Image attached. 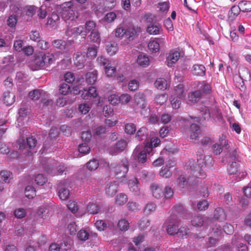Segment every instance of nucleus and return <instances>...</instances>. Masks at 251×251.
Segmentation results:
<instances>
[{
	"instance_id": "42",
	"label": "nucleus",
	"mask_w": 251,
	"mask_h": 251,
	"mask_svg": "<svg viewBox=\"0 0 251 251\" xmlns=\"http://www.w3.org/2000/svg\"><path fill=\"white\" fill-rule=\"evenodd\" d=\"M239 165L236 162H232L227 167V172L229 175H233L236 174L238 171Z\"/></svg>"
},
{
	"instance_id": "28",
	"label": "nucleus",
	"mask_w": 251,
	"mask_h": 251,
	"mask_svg": "<svg viewBox=\"0 0 251 251\" xmlns=\"http://www.w3.org/2000/svg\"><path fill=\"white\" fill-rule=\"evenodd\" d=\"M154 85L158 89L161 90H165L167 88V81L162 78L157 79L154 83Z\"/></svg>"
},
{
	"instance_id": "41",
	"label": "nucleus",
	"mask_w": 251,
	"mask_h": 251,
	"mask_svg": "<svg viewBox=\"0 0 251 251\" xmlns=\"http://www.w3.org/2000/svg\"><path fill=\"white\" fill-rule=\"evenodd\" d=\"M90 39L93 42L99 44L101 41L99 32L96 30L92 31L90 35Z\"/></svg>"
},
{
	"instance_id": "56",
	"label": "nucleus",
	"mask_w": 251,
	"mask_h": 251,
	"mask_svg": "<svg viewBox=\"0 0 251 251\" xmlns=\"http://www.w3.org/2000/svg\"><path fill=\"white\" fill-rule=\"evenodd\" d=\"M78 238L82 241H86L87 240L89 236V233L85 230L81 229L77 233Z\"/></svg>"
},
{
	"instance_id": "18",
	"label": "nucleus",
	"mask_w": 251,
	"mask_h": 251,
	"mask_svg": "<svg viewBox=\"0 0 251 251\" xmlns=\"http://www.w3.org/2000/svg\"><path fill=\"white\" fill-rule=\"evenodd\" d=\"M220 144H215L213 146V152L215 154H219L222 151V146H225L226 148V146L228 145L227 141L225 139L220 138L219 140Z\"/></svg>"
},
{
	"instance_id": "53",
	"label": "nucleus",
	"mask_w": 251,
	"mask_h": 251,
	"mask_svg": "<svg viewBox=\"0 0 251 251\" xmlns=\"http://www.w3.org/2000/svg\"><path fill=\"white\" fill-rule=\"evenodd\" d=\"M99 166V162L96 159L90 160L87 163V167L90 171L96 170Z\"/></svg>"
},
{
	"instance_id": "13",
	"label": "nucleus",
	"mask_w": 251,
	"mask_h": 251,
	"mask_svg": "<svg viewBox=\"0 0 251 251\" xmlns=\"http://www.w3.org/2000/svg\"><path fill=\"white\" fill-rule=\"evenodd\" d=\"M202 92L200 90L190 92L188 94L189 102L194 104L199 101L202 97Z\"/></svg>"
},
{
	"instance_id": "14",
	"label": "nucleus",
	"mask_w": 251,
	"mask_h": 251,
	"mask_svg": "<svg viewBox=\"0 0 251 251\" xmlns=\"http://www.w3.org/2000/svg\"><path fill=\"white\" fill-rule=\"evenodd\" d=\"M205 67L201 64H194L192 69L193 75L198 76H203L205 75Z\"/></svg>"
},
{
	"instance_id": "43",
	"label": "nucleus",
	"mask_w": 251,
	"mask_h": 251,
	"mask_svg": "<svg viewBox=\"0 0 251 251\" xmlns=\"http://www.w3.org/2000/svg\"><path fill=\"white\" fill-rule=\"evenodd\" d=\"M136 130V126L134 124L128 123L125 125V132L130 135L133 134Z\"/></svg>"
},
{
	"instance_id": "4",
	"label": "nucleus",
	"mask_w": 251,
	"mask_h": 251,
	"mask_svg": "<svg viewBox=\"0 0 251 251\" xmlns=\"http://www.w3.org/2000/svg\"><path fill=\"white\" fill-rule=\"evenodd\" d=\"M62 16L65 21H73L77 18L73 9V5L71 1L64 3L62 5Z\"/></svg>"
},
{
	"instance_id": "29",
	"label": "nucleus",
	"mask_w": 251,
	"mask_h": 251,
	"mask_svg": "<svg viewBox=\"0 0 251 251\" xmlns=\"http://www.w3.org/2000/svg\"><path fill=\"white\" fill-rule=\"evenodd\" d=\"M60 19L59 15L56 13H52L48 18L47 24L52 26H54Z\"/></svg>"
},
{
	"instance_id": "49",
	"label": "nucleus",
	"mask_w": 251,
	"mask_h": 251,
	"mask_svg": "<svg viewBox=\"0 0 251 251\" xmlns=\"http://www.w3.org/2000/svg\"><path fill=\"white\" fill-rule=\"evenodd\" d=\"M52 45L54 48L62 50L64 49L66 46V43L62 40H55L52 42Z\"/></svg>"
},
{
	"instance_id": "7",
	"label": "nucleus",
	"mask_w": 251,
	"mask_h": 251,
	"mask_svg": "<svg viewBox=\"0 0 251 251\" xmlns=\"http://www.w3.org/2000/svg\"><path fill=\"white\" fill-rule=\"evenodd\" d=\"M68 186V184L66 181L61 182L58 186V196L62 201L67 200L70 196Z\"/></svg>"
},
{
	"instance_id": "48",
	"label": "nucleus",
	"mask_w": 251,
	"mask_h": 251,
	"mask_svg": "<svg viewBox=\"0 0 251 251\" xmlns=\"http://www.w3.org/2000/svg\"><path fill=\"white\" fill-rule=\"evenodd\" d=\"M105 74L108 77H112L115 75L116 69L115 67H112L109 65L108 67H105L104 68Z\"/></svg>"
},
{
	"instance_id": "26",
	"label": "nucleus",
	"mask_w": 251,
	"mask_h": 251,
	"mask_svg": "<svg viewBox=\"0 0 251 251\" xmlns=\"http://www.w3.org/2000/svg\"><path fill=\"white\" fill-rule=\"evenodd\" d=\"M200 127L196 124H192L190 126V138L196 140L198 137Z\"/></svg>"
},
{
	"instance_id": "35",
	"label": "nucleus",
	"mask_w": 251,
	"mask_h": 251,
	"mask_svg": "<svg viewBox=\"0 0 251 251\" xmlns=\"http://www.w3.org/2000/svg\"><path fill=\"white\" fill-rule=\"evenodd\" d=\"M180 97L179 96H176L174 95V96H172L171 97V103L172 107L174 109H178L180 105L181 101H180Z\"/></svg>"
},
{
	"instance_id": "3",
	"label": "nucleus",
	"mask_w": 251,
	"mask_h": 251,
	"mask_svg": "<svg viewBox=\"0 0 251 251\" xmlns=\"http://www.w3.org/2000/svg\"><path fill=\"white\" fill-rule=\"evenodd\" d=\"M179 223V220L176 216L173 215L170 217L164 224L167 233L171 235L177 234Z\"/></svg>"
},
{
	"instance_id": "37",
	"label": "nucleus",
	"mask_w": 251,
	"mask_h": 251,
	"mask_svg": "<svg viewBox=\"0 0 251 251\" xmlns=\"http://www.w3.org/2000/svg\"><path fill=\"white\" fill-rule=\"evenodd\" d=\"M1 179L6 183H9L12 179V173L8 171H1L0 174Z\"/></svg>"
},
{
	"instance_id": "2",
	"label": "nucleus",
	"mask_w": 251,
	"mask_h": 251,
	"mask_svg": "<svg viewBox=\"0 0 251 251\" xmlns=\"http://www.w3.org/2000/svg\"><path fill=\"white\" fill-rule=\"evenodd\" d=\"M128 162L126 159L122 160V164L119 165L115 163H111L110 167L114 169L115 175L117 178H122L125 176L128 170Z\"/></svg>"
},
{
	"instance_id": "51",
	"label": "nucleus",
	"mask_w": 251,
	"mask_h": 251,
	"mask_svg": "<svg viewBox=\"0 0 251 251\" xmlns=\"http://www.w3.org/2000/svg\"><path fill=\"white\" fill-rule=\"evenodd\" d=\"M90 148L88 146L87 143H84L79 145L78 147V151L80 153L84 154L89 153Z\"/></svg>"
},
{
	"instance_id": "20",
	"label": "nucleus",
	"mask_w": 251,
	"mask_h": 251,
	"mask_svg": "<svg viewBox=\"0 0 251 251\" xmlns=\"http://www.w3.org/2000/svg\"><path fill=\"white\" fill-rule=\"evenodd\" d=\"M140 31V28L134 25L129 26L126 28V36L128 38H133L138 32Z\"/></svg>"
},
{
	"instance_id": "12",
	"label": "nucleus",
	"mask_w": 251,
	"mask_h": 251,
	"mask_svg": "<svg viewBox=\"0 0 251 251\" xmlns=\"http://www.w3.org/2000/svg\"><path fill=\"white\" fill-rule=\"evenodd\" d=\"M180 53L177 51L170 52L167 57L166 63L169 67H172L178 60Z\"/></svg>"
},
{
	"instance_id": "23",
	"label": "nucleus",
	"mask_w": 251,
	"mask_h": 251,
	"mask_svg": "<svg viewBox=\"0 0 251 251\" xmlns=\"http://www.w3.org/2000/svg\"><path fill=\"white\" fill-rule=\"evenodd\" d=\"M106 49L107 53L110 55H113L118 50V47L117 44L115 42L108 43L106 46Z\"/></svg>"
},
{
	"instance_id": "5",
	"label": "nucleus",
	"mask_w": 251,
	"mask_h": 251,
	"mask_svg": "<svg viewBox=\"0 0 251 251\" xmlns=\"http://www.w3.org/2000/svg\"><path fill=\"white\" fill-rule=\"evenodd\" d=\"M250 4V1L242 0L239 3L238 5L232 6L230 9L229 17L234 19L242 11L243 12H251V7H245V5Z\"/></svg>"
},
{
	"instance_id": "55",
	"label": "nucleus",
	"mask_w": 251,
	"mask_h": 251,
	"mask_svg": "<svg viewBox=\"0 0 251 251\" xmlns=\"http://www.w3.org/2000/svg\"><path fill=\"white\" fill-rule=\"evenodd\" d=\"M156 205L154 203L150 202L147 203L144 208V213L145 214H150L151 212L155 210Z\"/></svg>"
},
{
	"instance_id": "61",
	"label": "nucleus",
	"mask_w": 251,
	"mask_h": 251,
	"mask_svg": "<svg viewBox=\"0 0 251 251\" xmlns=\"http://www.w3.org/2000/svg\"><path fill=\"white\" fill-rule=\"evenodd\" d=\"M30 39L34 41L38 42L40 40V35L38 31L32 30L29 34Z\"/></svg>"
},
{
	"instance_id": "17",
	"label": "nucleus",
	"mask_w": 251,
	"mask_h": 251,
	"mask_svg": "<svg viewBox=\"0 0 251 251\" xmlns=\"http://www.w3.org/2000/svg\"><path fill=\"white\" fill-rule=\"evenodd\" d=\"M213 217L216 220L223 222L226 220V214L223 208L218 207L214 211Z\"/></svg>"
},
{
	"instance_id": "21",
	"label": "nucleus",
	"mask_w": 251,
	"mask_h": 251,
	"mask_svg": "<svg viewBox=\"0 0 251 251\" xmlns=\"http://www.w3.org/2000/svg\"><path fill=\"white\" fill-rule=\"evenodd\" d=\"M45 92L43 90L34 89L29 92V97L33 100H37L42 95H45Z\"/></svg>"
},
{
	"instance_id": "33",
	"label": "nucleus",
	"mask_w": 251,
	"mask_h": 251,
	"mask_svg": "<svg viewBox=\"0 0 251 251\" xmlns=\"http://www.w3.org/2000/svg\"><path fill=\"white\" fill-rule=\"evenodd\" d=\"M137 62L140 66L146 67L149 64V59L146 55L141 54L138 56Z\"/></svg>"
},
{
	"instance_id": "57",
	"label": "nucleus",
	"mask_w": 251,
	"mask_h": 251,
	"mask_svg": "<svg viewBox=\"0 0 251 251\" xmlns=\"http://www.w3.org/2000/svg\"><path fill=\"white\" fill-rule=\"evenodd\" d=\"M85 31L90 32L95 30L96 24L92 21H87L85 23Z\"/></svg>"
},
{
	"instance_id": "9",
	"label": "nucleus",
	"mask_w": 251,
	"mask_h": 251,
	"mask_svg": "<svg viewBox=\"0 0 251 251\" xmlns=\"http://www.w3.org/2000/svg\"><path fill=\"white\" fill-rule=\"evenodd\" d=\"M75 65L79 69L84 67V64L86 61V57L84 53L77 52L73 55Z\"/></svg>"
},
{
	"instance_id": "36",
	"label": "nucleus",
	"mask_w": 251,
	"mask_h": 251,
	"mask_svg": "<svg viewBox=\"0 0 251 251\" xmlns=\"http://www.w3.org/2000/svg\"><path fill=\"white\" fill-rule=\"evenodd\" d=\"M14 62V57L12 55H8L5 57L3 59V63L5 66H8L9 68H13Z\"/></svg>"
},
{
	"instance_id": "52",
	"label": "nucleus",
	"mask_w": 251,
	"mask_h": 251,
	"mask_svg": "<svg viewBox=\"0 0 251 251\" xmlns=\"http://www.w3.org/2000/svg\"><path fill=\"white\" fill-rule=\"evenodd\" d=\"M201 113L204 120H208L210 117V113L208 108L203 106L201 107Z\"/></svg>"
},
{
	"instance_id": "64",
	"label": "nucleus",
	"mask_w": 251,
	"mask_h": 251,
	"mask_svg": "<svg viewBox=\"0 0 251 251\" xmlns=\"http://www.w3.org/2000/svg\"><path fill=\"white\" fill-rule=\"evenodd\" d=\"M167 100V97L165 94L158 95L155 97L156 102L160 105L164 103Z\"/></svg>"
},
{
	"instance_id": "34",
	"label": "nucleus",
	"mask_w": 251,
	"mask_h": 251,
	"mask_svg": "<svg viewBox=\"0 0 251 251\" xmlns=\"http://www.w3.org/2000/svg\"><path fill=\"white\" fill-rule=\"evenodd\" d=\"M25 197L28 199H33L36 196V190L32 186H27L25 188Z\"/></svg>"
},
{
	"instance_id": "60",
	"label": "nucleus",
	"mask_w": 251,
	"mask_h": 251,
	"mask_svg": "<svg viewBox=\"0 0 251 251\" xmlns=\"http://www.w3.org/2000/svg\"><path fill=\"white\" fill-rule=\"evenodd\" d=\"M70 91V86L66 84L63 83L59 87V92L63 95H66Z\"/></svg>"
},
{
	"instance_id": "59",
	"label": "nucleus",
	"mask_w": 251,
	"mask_h": 251,
	"mask_svg": "<svg viewBox=\"0 0 251 251\" xmlns=\"http://www.w3.org/2000/svg\"><path fill=\"white\" fill-rule=\"evenodd\" d=\"M189 230V229L185 226L180 227L177 233L178 236L181 238H187Z\"/></svg>"
},
{
	"instance_id": "16",
	"label": "nucleus",
	"mask_w": 251,
	"mask_h": 251,
	"mask_svg": "<svg viewBox=\"0 0 251 251\" xmlns=\"http://www.w3.org/2000/svg\"><path fill=\"white\" fill-rule=\"evenodd\" d=\"M152 196L157 199H160L163 196V191L162 188L156 184H152L151 186Z\"/></svg>"
},
{
	"instance_id": "1",
	"label": "nucleus",
	"mask_w": 251,
	"mask_h": 251,
	"mask_svg": "<svg viewBox=\"0 0 251 251\" xmlns=\"http://www.w3.org/2000/svg\"><path fill=\"white\" fill-rule=\"evenodd\" d=\"M199 169H196L193 171V175L197 178H204L205 174L202 168L203 167H211L213 163L212 157L210 155H199L197 158Z\"/></svg>"
},
{
	"instance_id": "24",
	"label": "nucleus",
	"mask_w": 251,
	"mask_h": 251,
	"mask_svg": "<svg viewBox=\"0 0 251 251\" xmlns=\"http://www.w3.org/2000/svg\"><path fill=\"white\" fill-rule=\"evenodd\" d=\"M147 135V128L145 127H142L137 131L135 138L139 141H142L146 139Z\"/></svg>"
},
{
	"instance_id": "39",
	"label": "nucleus",
	"mask_w": 251,
	"mask_h": 251,
	"mask_svg": "<svg viewBox=\"0 0 251 251\" xmlns=\"http://www.w3.org/2000/svg\"><path fill=\"white\" fill-rule=\"evenodd\" d=\"M18 22V17L16 15H10L7 20V25L10 27H14Z\"/></svg>"
},
{
	"instance_id": "8",
	"label": "nucleus",
	"mask_w": 251,
	"mask_h": 251,
	"mask_svg": "<svg viewBox=\"0 0 251 251\" xmlns=\"http://www.w3.org/2000/svg\"><path fill=\"white\" fill-rule=\"evenodd\" d=\"M66 33L68 36L81 35L85 38L86 36V31L84 30V28L82 25H79L72 28H68L66 31Z\"/></svg>"
},
{
	"instance_id": "62",
	"label": "nucleus",
	"mask_w": 251,
	"mask_h": 251,
	"mask_svg": "<svg viewBox=\"0 0 251 251\" xmlns=\"http://www.w3.org/2000/svg\"><path fill=\"white\" fill-rule=\"evenodd\" d=\"M64 79L66 82L69 83H73L75 80L74 74L72 72H67L64 75Z\"/></svg>"
},
{
	"instance_id": "6",
	"label": "nucleus",
	"mask_w": 251,
	"mask_h": 251,
	"mask_svg": "<svg viewBox=\"0 0 251 251\" xmlns=\"http://www.w3.org/2000/svg\"><path fill=\"white\" fill-rule=\"evenodd\" d=\"M29 66L33 71L45 69L43 53L41 52L35 54L34 60L30 63Z\"/></svg>"
},
{
	"instance_id": "25",
	"label": "nucleus",
	"mask_w": 251,
	"mask_h": 251,
	"mask_svg": "<svg viewBox=\"0 0 251 251\" xmlns=\"http://www.w3.org/2000/svg\"><path fill=\"white\" fill-rule=\"evenodd\" d=\"M204 222V218L200 215L195 216L191 220V224L194 226H201Z\"/></svg>"
},
{
	"instance_id": "10",
	"label": "nucleus",
	"mask_w": 251,
	"mask_h": 251,
	"mask_svg": "<svg viewBox=\"0 0 251 251\" xmlns=\"http://www.w3.org/2000/svg\"><path fill=\"white\" fill-rule=\"evenodd\" d=\"M126 146V142L124 139H121L110 148V152L112 154L121 152L125 150Z\"/></svg>"
},
{
	"instance_id": "19",
	"label": "nucleus",
	"mask_w": 251,
	"mask_h": 251,
	"mask_svg": "<svg viewBox=\"0 0 251 251\" xmlns=\"http://www.w3.org/2000/svg\"><path fill=\"white\" fill-rule=\"evenodd\" d=\"M3 100L6 105H11L15 101V95L9 92H4L3 96Z\"/></svg>"
},
{
	"instance_id": "38",
	"label": "nucleus",
	"mask_w": 251,
	"mask_h": 251,
	"mask_svg": "<svg viewBox=\"0 0 251 251\" xmlns=\"http://www.w3.org/2000/svg\"><path fill=\"white\" fill-rule=\"evenodd\" d=\"M234 82L236 87L238 88L241 91H245L246 86L240 73H239V76L236 78V81L234 80Z\"/></svg>"
},
{
	"instance_id": "50",
	"label": "nucleus",
	"mask_w": 251,
	"mask_h": 251,
	"mask_svg": "<svg viewBox=\"0 0 251 251\" xmlns=\"http://www.w3.org/2000/svg\"><path fill=\"white\" fill-rule=\"evenodd\" d=\"M139 82L136 80L133 79L129 81L128 84V87L130 91H136L139 87Z\"/></svg>"
},
{
	"instance_id": "27",
	"label": "nucleus",
	"mask_w": 251,
	"mask_h": 251,
	"mask_svg": "<svg viewBox=\"0 0 251 251\" xmlns=\"http://www.w3.org/2000/svg\"><path fill=\"white\" fill-rule=\"evenodd\" d=\"M44 62H45V69L49 67L54 61V56L49 52L43 53Z\"/></svg>"
},
{
	"instance_id": "30",
	"label": "nucleus",
	"mask_w": 251,
	"mask_h": 251,
	"mask_svg": "<svg viewBox=\"0 0 251 251\" xmlns=\"http://www.w3.org/2000/svg\"><path fill=\"white\" fill-rule=\"evenodd\" d=\"M99 210V205L93 202L89 203L86 208L87 212L93 215L98 213Z\"/></svg>"
},
{
	"instance_id": "15",
	"label": "nucleus",
	"mask_w": 251,
	"mask_h": 251,
	"mask_svg": "<svg viewBox=\"0 0 251 251\" xmlns=\"http://www.w3.org/2000/svg\"><path fill=\"white\" fill-rule=\"evenodd\" d=\"M118 183L117 181L110 182L106 185L105 188L106 193L110 197H113L117 192Z\"/></svg>"
},
{
	"instance_id": "45",
	"label": "nucleus",
	"mask_w": 251,
	"mask_h": 251,
	"mask_svg": "<svg viewBox=\"0 0 251 251\" xmlns=\"http://www.w3.org/2000/svg\"><path fill=\"white\" fill-rule=\"evenodd\" d=\"M35 181L37 185L42 186L47 181V178L42 174H38L35 177Z\"/></svg>"
},
{
	"instance_id": "22",
	"label": "nucleus",
	"mask_w": 251,
	"mask_h": 251,
	"mask_svg": "<svg viewBox=\"0 0 251 251\" xmlns=\"http://www.w3.org/2000/svg\"><path fill=\"white\" fill-rule=\"evenodd\" d=\"M98 72L94 70L92 72H88L86 75V81L90 84L95 83L97 79Z\"/></svg>"
},
{
	"instance_id": "63",
	"label": "nucleus",
	"mask_w": 251,
	"mask_h": 251,
	"mask_svg": "<svg viewBox=\"0 0 251 251\" xmlns=\"http://www.w3.org/2000/svg\"><path fill=\"white\" fill-rule=\"evenodd\" d=\"M97 55V50L94 47L89 48L87 50V56L88 58H94Z\"/></svg>"
},
{
	"instance_id": "40",
	"label": "nucleus",
	"mask_w": 251,
	"mask_h": 251,
	"mask_svg": "<svg viewBox=\"0 0 251 251\" xmlns=\"http://www.w3.org/2000/svg\"><path fill=\"white\" fill-rule=\"evenodd\" d=\"M148 47L151 51L155 52L159 51L160 49L159 44L155 40H151L148 44Z\"/></svg>"
},
{
	"instance_id": "44",
	"label": "nucleus",
	"mask_w": 251,
	"mask_h": 251,
	"mask_svg": "<svg viewBox=\"0 0 251 251\" xmlns=\"http://www.w3.org/2000/svg\"><path fill=\"white\" fill-rule=\"evenodd\" d=\"M97 61L100 66H103L104 68L110 65V61L103 56H99Z\"/></svg>"
},
{
	"instance_id": "47",
	"label": "nucleus",
	"mask_w": 251,
	"mask_h": 251,
	"mask_svg": "<svg viewBox=\"0 0 251 251\" xmlns=\"http://www.w3.org/2000/svg\"><path fill=\"white\" fill-rule=\"evenodd\" d=\"M118 226L121 230L126 231L129 227V223L126 219H121L119 221Z\"/></svg>"
},
{
	"instance_id": "54",
	"label": "nucleus",
	"mask_w": 251,
	"mask_h": 251,
	"mask_svg": "<svg viewBox=\"0 0 251 251\" xmlns=\"http://www.w3.org/2000/svg\"><path fill=\"white\" fill-rule=\"evenodd\" d=\"M25 210L23 208H19L15 210L14 214L15 216L18 219L24 218L26 215Z\"/></svg>"
},
{
	"instance_id": "31",
	"label": "nucleus",
	"mask_w": 251,
	"mask_h": 251,
	"mask_svg": "<svg viewBox=\"0 0 251 251\" xmlns=\"http://www.w3.org/2000/svg\"><path fill=\"white\" fill-rule=\"evenodd\" d=\"M128 198L126 195L120 193L118 195L115 199V202L117 204L119 205H124L127 201Z\"/></svg>"
},
{
	"instance_id": "11",
	"label": "nucleus",
	"mask_w": 251,
	"mask_h": 251,
	"mask_svg": "<svg viewBox=\"0 0 251 251\" xmlns=\"http://www.w3.org/2000/svg\"><path fill=\"white\" fill-rule=\"evenodd\" d=\"M81 98L84 100H88L90 98H96L98 95L96 88L90 87L88 90L84 89L83 91H79Z\"/></svg>"
},
{
	"instance_id": "58",
	"label": "nucleus",
	"mask_w": 251,
	"mask_h": 251,
	"mask_svg": "<svg viewBox=\"0 0 251 251\" xmlns=\"http://www.w3.org/2000/svg\"><path fill=\"white\" fill-rule=\"evenodd\" d=\"M78 110L80 113L85 115L89 112L90 110V107L87 103H82L79 105Z\"/></svg>"
},
{
	"instance_id": "32",
	"label": "nucleus",
	"mask_w": 251,
	"mask_h": 251,
	"mask_svg": "<svg viewBox=\"0 0 251 251\" xmlns=\"http://www.w3.org/2000/svg\"><path fill=\"white\" fill-rule=\"evenodd\" d=\"M161 27L154 24L149 25L147 29V31L150 34H159L160 33Z\"/></svg>"
},
{
	"instance_id": "46",
	"label": "nucleus",
	"mask_w": 251,
	"mask_h": 251,
	"mask_svg": "<svg viewBox=\"0 0 251 251\" xmlns=\"http://www.w3.org/2000/svg\"><path fill=\"white\" fill-rule=\"evenodd\" d=\"M115 32L117 37H122L126 34V28L120 25L115 29Z\"/></svg>"
}]
</instances>
